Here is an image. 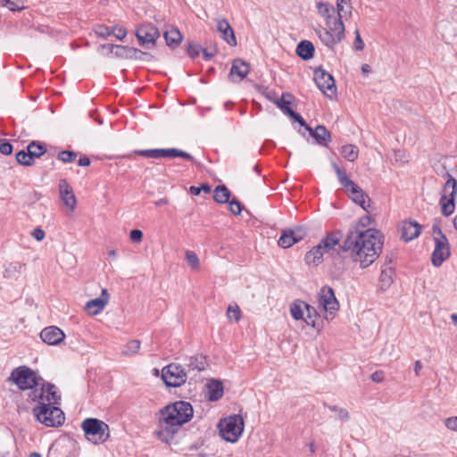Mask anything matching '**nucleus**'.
<instances>
[{"label": "nucleus", "mask_w": 457, "mask_h": 457, "mask_svg": "<svg viewBox=\"0 0 457 457\" xmlns=\"http://www.w3.org/2000/svg\"><path fill=\"white\" fill-rule=\"evenodd\" d=\"M304 307H305L304 302L296 301V302L293 303L290 306V312H291L292 317L296 320H304V318H305V317H303Z\"/></svg>", "instance_id": "36"}, {"label": "nucleus", "mask_w": 457, "mask_h": 457, "mask_svg": "<svg viewBox=\"0 0 457 457\" xmlns=\"http://www.w3.org/2000/svg\"><path fill=\"white\" fill-rule=\"evenodd\" d=\"M110 300V295L106 288H103L101 291V295L97 298L91 299L87 302L85 305V310L91 316H95L99 314L108 304Z\"/></svg>", "instance_id": "19"}, {"label": "nucleus", "mask_w": 457, "mask_h": 457, "mask_svg": "<svg viewBox=\"0 0 457 457\" xmlns=\"http://www.w3.org/2000/svg\"><path fill=\"white\" fill-rule=\"evenodd\" d=\"M108 50L110 53L112 52L113 49H116L115 55L120 58L127 59H136V60H146L151 59L152 55L146 54L137 48L120 46V45H110L105 44L100 46V50Z\"/></svg>", "instance_id": "15"}, {"label": "nucleus", "mask_w": 457, "mask_h": 457, "mask_svg": "<svg viewBox=\"0 0 457 457\" xmlns=\"http://www.w3.org/2000/svg\"><path fill=\"white\" fill-rule=\"evenodd\" d=\"M392 269L382 270L379 276V287L382 291L386 290L393 283Z\"/></svg>", "instance_id": "33"}, {"label": "nucleus", "mask_w": 457, "mask_h": 457, "mask_svg": "<svg viewBox=\"0 0 457 457\" xmlns=\"http://www.w3.org/2000/svg\"><path fill=\"white\" fill-rule=\"evenodd\" d=\"M95 33L103 38H107L112 35V29L105 25H97L94 29Z\"/></svg>", "instance_id": "49"}, {"label": "nucleus", "mask_w": 457, "mask_h": 457, "mask_svg": "<svg viewBox=\"0 0 457 457\" xmlns=\"http://www.w3.org/2000/svg\"><path fill=\"white\" fill-rule=\"evenodd\" d=\"M27 150L29 152L33 159L40 157L46 152L44 146L40 144H37L36 142L30 143L28 145Z\"/></svg>", "instance_id": "46"}, {"label": "nucleus", "mask_w": 457, "mask_h": 457, "mask_svg": "<svg viewBox=\"0 0 457 457\" xmlns=\"http://www.w3.org/2000/svg\"><path fill=\"white\" fill-rule=\"evenodd\" d=\"M185 259L187 261V265L191 270H197L200 268V260L197 254L191 250H187L185 253Z\"/></svg>", "instance_id": "38"}, {"label": "nucleus", "mask_w": 457, "mask_h": 457, "mask_svg": "<svg viewBox=\"0 0 457 457\" xmlns=\"http://www.w3.org/2000/svg\"><path fill=\"white\" fill-rule=\"evenodd\" d=\"M249 71V64L241 59H237L232 63L229 76L232 80L241 81L247 76Z\"/></svg>", "instance_id": "22"}, {"label": "nucleus", "mask_w": 457, "mask_h": 457, "mask_svg": "<svg viewBox=\"0 0 457 457\" xmlns=\"http://www.w3.org/2000/svg\"><path fill=\"white\" fill-rule=\"evenodd\" d=\"M167 45L170 47H177L182 41L183 37L179 30L176 28H171L163 34Z\"/></svg>", "instance_id": "30"}, {"label": "nucleus", "mask_w": 457, "mask_h": 457, "mask_svg": "<svg viewBox=\"0 0 457 457\" xmlns=\"http://www.w3.org/2000/svg\"><path fill=\"white\" fill-rule=\"evenodd\" d=\"M203 55L205 60H210L212 56H214L217 54V50L215 48L209 50V49H203Z\"/></svg>", "instance_id": "61"}, {"label": "nucleus", "mask_w": 457, "mask_h": 457, "mask_svg": "<svg viewBox=\"0 0 457 457\" xmlns=\"http://www.w3.org/2000/svg\"><path fill=\"white\" fill-rule=\"evenodd\" d=\"M244 420L240 415H231L220 420L218 428L220 436L230 443L238 441L244 431Z\"/></svg>", "instance_id": "6"}, {"label": "nucleus", "mask_w": 457, "mask_h": 457, "mask_svg": "<svg viewBox=\"0 0 457 457\" xmlns=\"http://www.w3.org/2000/svg\"><path fill=\"white\" fill-rule=\"evenodd\" d=\"M423 366L420 361H416L414 363V372L417 377L420 375V371L422 370Z\"/></svg>", "instance_id": "63"}, {"label": "nucleus", "mask_w": 457, "mask_h": 457, "mask_svg": "<svg viewBox=\"0 0 457 457\" xmlns=\"http://www.w3.org/2000/svg\"><path fill=\"white\" fill-rule=\"evenodd\" d=\"M446 181L442 190L440 204L445 216L451 215L455 209V197L457 195V180L449 173H445Z\"/></svg>", "instance_id": "9"}, {"label": "nucleus", "mask_w": 457, "mask_h": 457, "mask_svg": "<svg viewBox=\"0 0 457 457\" xmlns=\"http://www.w3.org/2000/svg\"><path fill=\"white\" fill-rule=\"evenodd\" d=\"M296 54L303 60H310L314 54V46L311 41L303 40L296 47Z\"/></svg>", "instance_id": "27"}, {"label": "nucleus", "mask_w": 457, "mask_h": 457, "mask_svg": "<svg viewBox=\"0 0 457 457\" xmlns=\"http://www.w3.org/2000/svg\"><path fill=\"white\" fill-rule=\"evenodd\" d=\"M383 244L384 236L378 229H349L342 247L345 252H349L353 262L365 269L378 258Z\"/></svg>", "instance_id": "1"}, {"label": "nucleus", "mask_w": 457, "mask_h": 457, "mask_svg": "<svg viewBox=\"0 0 457 457\" xmlns=\"http://www.w3.org/2000/svg\"><path fill=\"white\" fill-rule=\"evenodd\" d=\"M57 262L62 269L71 270L76 264V256L68 251H63L57 258Z\"/></svg>", "instance_id": "31"}, {"label": "nucleus", "mask_w": 457, "mask_h": 457, "mask_svg": "<svg viewBox=\"0 0 457 457\" xmlns=\"http://www.w3.org/2000/svg\"><path fill=\"white\" fill-rule=\"evenodd\" d=\"M265 96L267 97V99H269L270 102L274 104H276L278 98V95L274 91L266 92Z\"/></svg>", "instance_id": "62"}, {"label": "nucleus", "mask_w": 457, "mask_h": 457, "mask_svg": "<svg viewBox=\"0 0 457 457\" xmlns=\"http://www.w3.org/2000/svg\"><path fill=\"white\" fill-rule=\"evenodd\" d=\"M81 428L86 438L93 444L104 443L110 436L108 425L97 419H86L81 424Z\"/></svg>", "instance_id": "7"}, {"label": "nucleus", "mask_w": 457, "mask_h": 457, "mask_svg": "<svg viewBox=\"0 0 457 457\" xmlns=\"http://www.w3.org/2000/svg\"><path fill=\"white\" fill-rule=\"evenodd\" d=\"M187 366L192 370H204L205 369V361L202 356L190 357L188 359Z\"/></svg>", "instance_id": "42"}, {"label": "nucleus", "mask_w": 457, "mask_h": 457, "mask_svg": "<svg viewBox=\"0 0 457 457\" xmlns=\"http://www.w3.org/2000/svg\"><path fill=\"white\" fill-rule=\"evenodd\" d=\"M12 152V145L10 143L4 142L0 144V153L4 155H9Z\"/></svg>", "instance_id": "60"}, {"label": "nucleus", "mask_w": 457, "mask_h": 457, "mask_svg": "<svg viewBox=\"0 0 457 457\" xmlns=\"http://www.w3.org/2000/svg\"><path fill=\"white\" fill-rule=\"evenodd\" d=\"M199 51H200V47L199 46L197 45H195V44H192V43H189L188 44V46H187V54L192 57V58H195L196 56H198L199 54Z\"/></svg>", "instance_id": "57"}, {"label": "nucleus", "mask_w": 457, "mask_h": 457, "mask_svg": "<svg viewBox=\"0 0 457 457\" xmlns=\"http://www.w3.org/2000/svg\"><path fill=\"white\" fill-rule=\"evenodd\" d=\"M193 407L185 401L175 402L160 411L159 428L156 437L164 443L170 442L178 428L188 422L193 417Z\"/></svg>", "instance_id": "3"}, {"label": "nucleus", "mask_w": 457, "mask_h": 457, "mask_svg": "<svg viewBox=\"0 0 457 457\" xmlns=\"http://www.w3.org/2000/svg\"><path fill=\"white\" fill-rule=\"evenodd\" d=\"M337 17L342 21L343 18L348 19L352 15L353 6L351 0H337Z\"/></svg>", "instance_id": "29"}, {"label": "nucleus", "mask_w": 457, "mask_h": 457, "mask_svg": "<svg viewBox=\"0 0 457 457\" xmlns=\"http://www.w3.org/2000/svg\"><path fill=\"white\" fill-rule=\"evenodd\" d=\"M331 165L337 173L339 183L345 187L352 201L360 205L367 212H370L371 207L370 196L365 194L355 182L350 179L345 171L336 162H332Z\"/></svg>", "instance_id": "4"}, {"label": "nucleus", "mask_w": 457, "mask_h": 457, "mask_svg": "<svg viewBox=\"0 0 457 457\" xmlns=\"http://www.w3.org/2000/svg\"><path fill=\"white\" fill-rule=\"evenodd\" d=\"M341 235L339 232H332L327 235L320 244L318 245L321 250L325 253H329L333 250L340 242Z\"/></svg>", "instance_id": "25"}, {"label": "nucleus", "mask_w": 457, "mask_h": 457, "mask_svg": "<svg viewBox=\"0 0 457 457\" xmlns=\"http://www.w3.org/2000/svg\"><path fill=\"white\" fill-rule=\"evenodd\" d=\"M342 155L349 162H354L359 156V150L354 145H345L341 149Z\"/></svg>", "instance_id": "34"}, {"label": "nucleus", "mask_w": 457, "mask_h": 457, "mask_svg": "<svg viewBox=\"0 0 457 457\" xmlns=\"http://www.w3.org/2000/svg\"><path fill=\"white\" fill-rule=\"evenodd\" d=\"M374 223V219L370 215H365L358 220L350 229H358L359 231L374 229L370 226Z\"/></svg>", "instance_id": "37"}, {"label": "nucleus", "mask_w": 457, "mask_h": 457, "mask_svg": "<svg viewBox=\"0 0 457 457\" xmlns=\"http://www.w3.org/2000/svg\"><path fill=\"white\" fill-rule=\"evenodd\" d=\"M433 239L435 242V249L432 253L431 262L433 265L439 267L444 261L450 255V246L448 239L442 233V230L437 226H433Z\"/></svg>", "instance_id": "10"}, {"label": "nucleus", "mask_w": 457, "mask_h": 457, "mask_svg": "<svg viewBox=\"0 0 457 457\" xmlns=\"http://www.w3.org/2000/svg\"><path fill=\"white\" fill-rule=\"evenodd\" d=\"M444 425L449 431L457 433V416L446 418Z\"/></svg>", "instance_id": "50"}, {"label": "nucleus", "mask_w": 457, "mask_h": 457, "mask_svg": "<svg viewBox=\"0 0 457 457\" xmlns=\"http://www.w3.org/2000/svg\"><path fill=\"white\" fill-rule=\"evenodd\" d=\"M401 238L405 242L417 238L421 232V226L415 220H404L399 226Z\"/></svg>", "instance_id": "20"}, {"label": "nucleus", "mask_w": 457, "mask_h": 457, "mask_svg": "<svg viewBox=\"0 0 457 457\" xmlns=\"http://www.w3.org/2000/svg\"><path fill=\"white\" fill-rule=\"evenodd\" d=\"M0 4L10 11H20L24 9V4L21 0H0Z\"/></svg>", "instance_id": "44"}, {"label": "nucleus", "mask_w": 457, "mask_h": 457, "mask_svg": "<svg viewBox=\"0 0 457 457\" xmlns=\"http://www.w3.org/2000/svg\"><path fill=\"white\" fill-rule=\"evenodd\" d=\"M292 98V95L286 93L283 94L281 97H278V101L276 102L277 106L287 115V110H292L289 107V105L291 104Z\"/></svg>", "instance_id": "40"}, {"label": "nucleus", "mask_w": 457, "mask_h": 457, "mask_svg": "<svg viewBox=\"0 0 457 457\" xmlns=\"http://www.w3.org/2000/svg\"><path fill=\"white\" fill-rule=\"evenodd\" d=\"M208 399L217 401L223 395V386L217 380H211L207 384Z\"/></svg>", "instance_id": "28"}, {"label": "nucleus", "mask_w": 457, "mask_h": 457, "mask_svg": "<svg viewBox=\"0 0 457 457\" xmlns=\"http://www.w3.org/2000/svg\"><path fill=\"white\" fill-rule=\"evenodd\" d=\"M31 236H32V237H33L37 241H39V242H40V241H42V240L45 238V237H46V233H45V231H44L41 228L37 227V228H34V229L32 230V232H31Z\"/></svg>", "instance_id": "59"}, {"label": "nucleus", "mask_w": 457, "mask_h": 457, "mask_svg": "<svg viewBox=\"0 0 457 457\" xmlns=\"http://www.w3.org/2000/svg\"><path fill=\"white\" fill-rule=\"evenodd\" d=\"M354 35H355V38H354V42H353V48L356 51L363 50V48H364V42L361 39V33H360L358 29H355Z\"/></svg>", "instance_id": "52"}, {"label": "nucleus", "mask_w": 457, "mask_h": 457, "mask_svg": "<svg viewBox=\"0 0 457 457\" xmlns=\"http://www.w3.org/2000/svg\"><path fill=\"white\" fill-rule=\"evenodd\" d=\"M40 337L47 345H58L63 342L65 334L58 327L50 326L41 331Z\"/></svg>", "instance_id": "21"}, {"label": "nucleus", "mask_w": 457, "mask_h": 457, "mask_svg": "<svg viewBox=\"0 0 457 457\" xmlns=\"http://www.w3.org/2000/svg\"><path fill=\"white\" fill-rule=\"evenodd\" d=\"M324 253H326L316 245L306 253L305 261L308 264L318 265L321 262Z\"/></svg>", "instance_id": "32"}, {"label": "nucleus", "mask_w": 457, "mask_h": 457, "mask_svg": "<svg viewBox=\"0 0 457 457\" xmlns=\"http://www.w3.org/2000/svg\"><path fill=\"white\" fill-rule=\"evenodd\" d=\"M58 191L60 201L66 208L68 215L73 214L77 207V198L71 186L62 179L59 181Z\"/></svg>", "instance_id": "16"}, {"label": "nucleus", "mask_w": 457, "mask_h": 457, "mask_svg": "<svg viewBox=\"0 0 457 457\" xmlns=\"http://www.w3.org/2000/svg\"><path fill=\"white\" fill-rule=\"evenodd\" d=\"M317 9L320 15L326 20L325 25H328L329 21H341L340 19L334 17L335 8L328 3L319 2L317 4Z\"/></svg>", "instance_id": "26"}, {"label": "nucleus", "mask_w": 457, "mask_h": 457, "mask_svg": "<svg viewBox=\"0 0 457 457\" xmlns=\"http://www.w3.org/2000/svg\"><path fill=\"white\" fill-rule=\"evenodd\" d=\"M307 131L320 145L328 146L331 142V133L323 125H318L315 129L307 128Z\"/></svg>", "instance_id": "24"}, {"label": "nucleus", "mask_w": 457, "mask_h": 457, "mask_svg": "<svg viewBox=\"0 0 457 457\" xmlns=\"http://www.w3.org/2000/svg\"><path fill=\"white\" fill-rule=\"evenodd\" d=\"M189 191L195 195H198L202 191L207 194L211 192V187L207 184H203L201 187L192 186L190 187Z\"/></svg>", "instance_id": "53"}, {"label": "nucleus", "mask_w": 457, "mask_h": 457, "mask_svg": "<svg viewBox=\"0 0 457 457\" xmlns=\"http://www.w3.org/2000/svg\"><path fill=\"white\" fill-rule=\"evenodd\" d=\"M229 196H230V192L224 185L218 186L214 189L213 197L217 203H220V204L228 203L229 200Z\"/></svg>", "instance_id": "35"}, {"label": "nucleus", "mask_w": 457, "mask_h": 457, "mask_svg": "<svg viewBox=\"0 0 457 457\" xmlns=\"http://www.w3.org/2000/svg\"><path fill=\"white\" fill-rule=\"evenodd\" d=\"M319 308L321 312H325L327 320L333 317L336 312L339 309V303L337 300L334 291L331 287H324L320 290Z\"/></svg>", "instance_id": "11"}, {"label": "nucleus", "mask_w": 457, "mask_h": 457, "mask_svg": "<svg viewBox=\"0 0 457 457\" xmlns=\"http://www.w3.org/2000/svg\"><path fill=\"white\" fill-rule=\"evenodd\" d=\"M21 268V265L20 263H10L5 269L4 277H11L13 273L18 272Z\"/></svg>", "instance_id": "55"}, {"label": "nucleus", "mask_w": 457, "mask_h": 457, "mask_svg": "<svg viewBox=\"0 0 457 457\" xmlns=\"http://www.w3.org/2000/svg\"><path fill=\"white\" fill-rule=\"evenodd\" d=\"M321 42L329 48L338 44L345 37V25L343 21H329L324 28L316 29Z\"/></svg>", "instance_id": "8"}, {"label": "nucleus", "mask_w": 457, "mask_h": 457, "mask_svg": "<svg viewBox=\"0 0 457 457\" xmlns=\"http://www.w3.org/2000/svg\"><path fill=\"white\" fill-rule=\"evenodd\" d=\"M337 418L339 420H341L343 422H345V421L349 420L350 414H349V412H348V411L346 409L340 408V409L337 410Z\"/></svg>", "instance_id": "58"}, {"label": "nucleus", "mask_w": 457, "mask_h": 457, "mask_svg": "<svg viewBox=\"0 0 457 457\" xmlns=\"http://www.w3.org/2000/svg\"><path fill=\"white\" fill-rule=\"evenodd\" d=\"M135 35L143 47L151 49L155 46L156 40L160 37V32L155 26L148 23L137 26Z\"/></svg>", "instance_id": "14"}, {"label": "nucleus", "mask_w": 457, "mask_h": 457, "mask_svg": "<svg viewBox=\"0 0 457 457\" xmlns=\"http://www.w3.org/2000/svg\"><path fill=\"white\" fill-rule=\"evenodd\" d=\"M140 341L137 339L130 340L124 346L121 353L124 356H129L137 353L140 349Z\"/></svg>", "instance_id": "41"}, {"label": "nucleus", "mask_w": 457, "mask_h": 457, "mask_svg": "<svg viewBox=\"0 0 457 457\" xmlns=\"http://www.w3.org/2000/svg\"><path fill=\"white\" fill-rule=\"evenodd\" d=\"M228 203H229L230 212L235 215L240 214V212L242 211V205H241L240 202L236 199H233L232 201H230Z\"/></svg>", "instance_id": "56"}, {"label": "nucleus", "mask_w": 457, "mask_h": 457, "mask_svg": "<svg viewBox=\"0 0 457 457\" xmlns=\"http://www.w3.org/2000/svg\"><path fill=\"white\" fill-rule=\"evenodd\" d=\"M287 115L293 119L295 121L298 122L301 126L304 127L307 130V128H311L305 120L295 111L293 110H287Z\"/></svg>", "instance_id": "51"}, {"label": "nucleus", "mask_w": 457, "mask_h": 457, "mask_svg": "<svg viewBox=\"0 0 457 457\" xmlns=\"http://www.w3.org/2000/svg\"><path fill=\"white\" fill-rule=\"evenodd\" d=\"M217 29L221 34L222 38L231 46L237 45L235 33L226 19L217 20Z\"/></svg>", "instance_id": "23"}, {"label": "nucleus", "mask_w": 457, "mask_h": 457, "mask_svg": "<svg viewBox=\"0 0 457 457\" xmlns=\"http://www.w3.org/2000/svg\"><path fill=\"white\" fill-rule=\"evenodd\" d=\"M307 235V231L303 227H296L294 229H285L278 243L283 248H288L301 241Z\"/></svg>", "instance_id": "18"}, {"label": "nucleus", "mask_w": 457, "mask_h": 457, "mask_svg": "<svg viewBox=\"0 0 457 457\" xmlns=\"http://www.w3.org/2000/svg\"><path fill=\"white\" fill-rule=\"evenodd\" d=\"M304 311L307 312L304 318V321L307 325L315 328L316 320L319 317L317 310L314 307L305 303Z\"/></svg>", "instance_id": "39"}, {"label": "nucleus", "mask_w": 457, "mask_h": 457, "mask_svg": "<svg viewBox=\"0 0 457 457\" xmlns=\"http://www.w3.org/2000/svg\"><path fill=\"white\" fill-rule=\"evenodd\" d=\"M138 154L148 157V158H161V157H181L187 160L194 161V157L182 150H179L176 148L170 149H147L141 150L137 152Z\"/></svg>", "instance_id": "17"}, {"label": "nucleus", "mask_w": 457, "mask_h": 457, "mask_svg": "<svg viewBox=\"0 0 457 457\" xmlns=\"http://www.w3.org/2000/svg\"><path fill=\"white\" fill-rule=\"evenodd\" d=\"M162 378L168 386L178 387L187 380V373L178 364L171 363L162 369Z\"/></svg>", "instance_id": "13"}, {"label": "nucleus", "mask_w": 457, "mask_h": 457, "mask_svg": "<svg viewBox=\"0 0 457 457\" xmlns=\"http://www.w3.org/2000/svg\"><path fill=\"white\" fill-rule=\"evenodd\" d=\"M16 160L20 164L25 165V166H30L34 162V159L32 158L31 154H29V152L28 150H27V152H25L23 150L18 152L16 154Z\"/></svg>", "instance_id": "43"}, {"label": "nucleus", "mask_w": 457, "mask_h": 457, "mask_svg": "<svg viewBox=\"0 0 457 457\" xmlns=\"http://www.w3.org/2000/svg\"><path fill=\"white\" fill-rule=\"evenodd\" d=\"M227 317L236 322L241 320V311L237 304H230L227 310Z\"/></svg>", "instance_id": "45"}, {"label": "nucleus", "mask_w": 457, "mask_h": 457, "mask_svg": "<svg viewBox=\"0 0 457 457\" xmlns=\"http://www.w3.org/2000/svg\"><path fill=\"white\" fill-rule=\"evenodd\" d=\"M28 395L32 402L38 403L33 413L40 423L46 427H57L63 423L65 418L62 411L54 406L60 400L54 385L47 384L46 388L37 389Z\"/></svg>", "instance_id": "2"}, {"label": "nucleus", "mask_w": 457, "mask_h": 457, "mask_svg": "<svg viewBox=\"0 0 457 457\" xmlns=\"http://www.w3.org/2000/svg\"><path fill=\"white\" fill-rule=\"evenodd\" d=\"M371 379L375 382H381L383 380V373L376 371L371 375Z\"/></svg>", "instance_id": "64"}, {"label": "nucleus", "mask_w": 457, "mask_h": 457, "mask_svg": "<svg viewBox=\"0 0 457 457\" xmlns=\"http://www.w3.org/2000/svg\"><path fill=\"white\" fill-rule=\"evenodd\" d=\"M129 239L133 243L139 244L142 242L143 239V232L140 229H132L129 232Z\"/></svg>", "instance_id": "54"}, {"label": "nucleus", "mask_w": 457, "mask_h": 457, "mask_svg": "<svg viewBox=\"0 0 457 457\" xmlns=\"http://www.w3.org/2000/svg\"><path fill=\"white\" fill-rule=\"evenodd\" d=\"M127 34H128V31H127L126 28H124L123 26L115 25L112 29V35H113L119 40L124 39L126 37Z\"/></svg>", "instance_id": "48"}, {"label": "nucleus", "mask_w": 457, "mask_h": 457, "mask_svg": "<svg viewBox=\"0 0 457 457\" xmlns=\"http://www.w3.org/2000/svg\"><path fill=\"white\" fill-rule=\"evenodd\" d=\"M21 390H30L29 393L37 389L46 388L47 384L44 383L43 378L27 366H20L12 370L9 378Z\"/></svg>", "instance_id": "5"}, {"label": "nucleus", "mask_w": 457, "mask_h": 457, "mask_svg": "<svg viewBox=\"0 0 457 457\" xmlns=\"http://www.w3.org/2000/svg\"><path fill=\"white\" fill-rule=\"evenodd\" d=\"M77 157V154L72 151H62L58 154V159L63 162H71Z\"/></svg>", "instance_id": "47"}, {"label": "nucleus", "mask_w": 457, "mask_h": 457, "mask_svg": "<svg viewBox=\"0 0 457 457\" xmlns=\"http://www.w3.org/2000/svg\"><path fill=\"white\" fill-rule=\"evenodd\" d=\"M314 81L320 90L329 99H333L337 96L335 79L325 70L318 68L314 71Z\"/></svg>", "instance_id": "12"}]
</instances>
